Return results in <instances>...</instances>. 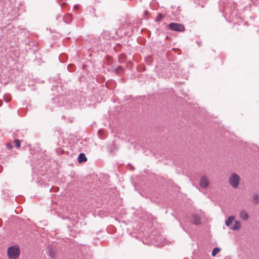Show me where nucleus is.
Instances as JSON below:
<instances>
[{
  "label": "nucleus",
  "mask_w": 259,
  "mask_h": 259,
  "mask_svg": "<svg viewBox=\"0 0 259 259\" xmlns=\"http://www.w3.org/2000/svg\"><path fill=\"white\" fill-rule=\"evenodd\" d=\"M3 104V102L2 100H0V107Z\"/></svg>",
  "instance_id": "obj_23"
},
{
  "label": "nucleus",
  "mask_w": 259,
  "mask_h": 259,
  "mask_svg": "<svg viewBox=\"0 0 259 259\" xmlns=\"http://www.w3.org/2000/svg\"><path fill=\"white\" fill-rule=\"evenodd\" d=\"M7 254L10 259H16V245H13L8 248Z\"/></svg>",
  "instance_id": "obj_5"
},
{
  "label": "nucleus",
  "mask_w": 259,
  "mask_h": 259,
  "mask_svg": "<svg viewBox=\"0 0 259 259\" xmlns=\"http://www.w3.org/2000/svg\"><path fill=\"white\" fill-rule=\"evenodd\" d=\"M7 147L8 148V149H10L13 147V146L10 143H8L7 144Z\"/></svg>",
  "instance_id": "obj_17"
},
{
  "label": "nucleus",
  "mask_w": 259,
  "mask_h": 259,
  "mask_svg": "<svg viewBox=\"0 0 259 259\" xmlns=\"http://www.w3.org/2000/svg\"><path fill=\"white\" fill-rule=\"evenodd\" d=\"M125 55H121L119 57V60L120 63H124V59L125 58Z\"/></svg>",
  "instance_id": "obj_15"
},
{
  "label": "nucleus",
  "mask_w": 259,
  "mask_h": 259,
  "mask_svg": "<svg viewBox=\"0 0 259 259\" xmlns=\"http://www.w3.org/2000/svg\"><path fill=\"white\" fill-rule=\"evenodd\" d=\"M239 217L243 221H247L249 218V215L247 211L241 210L239 213Z\"/></svg>",
  "instance_id": "obj_8"
},
{
  "label": "nucleus",
  "mask_w": 259,
  "mask_h": 259,
  "mask_svg": "<svg viewBox=\"0 0 259 259\" xmlns=\"http://www.w3.org/2000/svg\"><path fill=\"white\" fill-rule=\"evenodd\" d=\"M235 220V217L234 216H230L228 219L226 221L225 224L228 227H229L231 223L234 221Z\"/></svg>",
  "instance_id": "obj_10"
},
{
  "label": "nucleus",
  "mask_w": 259,
  "mask_h": 259,
  "mask_svg": "<svg viewBox=\"0 0 259 259\" xmlns=\"http://www.w3.org/2000/svg\"><path fill=\"white\" fill-rule=\"evenodd\" d=\"M16 142H17L16 139H14L13 140V143L16 146Z\"/></svg>",
  "instance_id": "obj_20"
},
{
  "label": "nucleus",
  "mask_w": 259,
  "mask_h": 259,
  "mask_svg": "<svg viewBox=\"0 0 259 259\" xmlns=\"http://www.w3.org/2000/svg\"><path fill=\"white\" fill-rule=\"evenodd\" d=\"M58 251V248L55 245H49L48 247L47 253L52 258H55Z\"/></svg>",
  "instance_id": "obj_3"
},
{
  "label": "nucleus",
  "mask_w": 259,
  "mask_h": 259,
  "mask_svg": "<svg viewBox=\"0 0 259 259\" xmlns=\"http://www.w3.org/2000/svg\"><path fill=\"white\" fill-rule=\"evenodd\" d=\"M209 181L206 176H203L201 177L199 185L202 188L206 189L208 188Z\"/></svg>",
  "instance_id": "obj_6"
},
{
  "label": "nucleus",
  "mask_w": 259,
  "mask_h": 259,
  "mask_svg": "<svg viewBox=\"0 0 259 259\" xmlns=\"http://www.w3.org/2000/svg\"><path fill=\"white\" fill-rule=\"evenodd\" d=\"M162 18V15L161 14H159L157 18H156V20L157 21H159L161 18Z\"/></svg>",
  "instance_id": "obj_16"
},
{
  "label": "nucleus",
  "mask_w": 259,
  "mask_h": 259,
  "mask_svg": "<svg viewBox=\"0 0 259 259\" xmlns=\"http://www.w3.org/2000/svg\"><path fill=\"white\" fill-rule=\"evenodd\" d=\"M87 161V158L85 155L83 153H80L78 157V162L80 163L82 162H85Z\"/></svg>",
  "instance_id": "obj_9"
},
{
  "label": "nucleus",
  "mask_w": 259,
  "mask_h": 259,
  "mask_svg": "<svg viewBox=\"0 0 259 259\" xmlns=\"http://www.w3.org/2000/svg\"><path fill=\"white\" fill-rule=\"evenodd\" d=\"M220 248L219 247L214 248L212 251L211 255L212 256H215L220 251Z\"/></svg>",
  "instance_id": "obj_13"
},
{
  "label": "nucleus",
  "mask_w": 259,
  "mask_h": 259,
  "mask_svg": "<svg viewBox=\"0 0 259 259\" xmlns=\"http://www.w3.org/2000/svg\"><path fill=\"white\" fill-rule=\"evenodd\" d=\"M240 177L235 173H232L229 178L230 185L234 188H236L239 184Z\"/></svg>",
  "instance_id": "obj_1"
},
{
  "label": "nucleus",
  "mask_w": 259,
  "mask_h": 259,
  "mask_svg": "<svg viewBox=\"0 0 259 259\" xmlns=\"http://www.w3.org/2000/svg\"><path fill=\"white\" fill-rule=\"evenodd\" d=\"M85 66H84V65L82 66V69H84V68H85Z\"/></svg>",
  "instance_id": "obj_24"
},
{
  "label": "nucleus",
  "mask_w": 259,
  "mask_h": 259,
  "mask_svg": "<svg viewBox=\"0 0 259 259\" xmlns=\"http://www.w3.org/2000/svg\"><path fill=\"white\" fill-rule=\"evenodd\" d=\"M241 227L240 223L239 221H235V224L231 228V229L234 231L238 230H239Z\"/></svg>",
  "instance_id": "obj_11"
},
{
  "label": "nucleus",
  "mask_w": 259,
  "mask_h": 259,
  "mask_svg": "<svg viewBox=\"0 0 259 259\" xmlns=\"http://www.w3.org/2000/svg\"><path fill=\"white\" fill-rule=\"evenodd\" d=\"M109 67L107 69L111 72L115 73L117 74H121L123 72V68L122 66H108Z\"/></svg>",
  "instance_id": "obj_4"
},
{
  "label": "nucleus",
  "mask_w": 259,
  "mask_h": 259,
  "mask_svg": "<svg viewBox=\"0 0 259 259\" xmlns=\"http://www.w3.org/2000/svg\"><path fill=\"white\" fill-rule=\"evenodd\" d=\"M21 145V141L17 139V148H19Z\"/></svg>",
  "instance_id": "obj_18"
},
{
  "label": "nucleus",
  "mask_w": 259,
  "mask_h": 259,
  "mask_svg": "<svg viewBox=\"0 0 259 259\" xmlns=\"http://www.w3.org/2000/svg\"><path fill=\"white\" fill-rule=\"evenodd\" d=\"M20 254V250L19 247L17 246V257L19 256Z\"/></svg>",
  "instance_id": "obj_19"
},
{
  "label": "nucleus",
  "mask_w": 259,
  "mask_h": 259,
  "mask_svg": "<svg viewBox=\"0 0 259 259\" xmlns=\"http://www.w3.org/2000/svg\"><path fill=\"white\" fill-rule=\"evenodd\" d=\"M72 66H67V69L68 71H70V67H71Z\"/></svg>",
  "instance_id": "obj_22"
},
{
  "label": "nucleus",
  "mask_w": 259,
  "mask_h": 259,
  "mask_svg": "<svg viewBox=\"0 0 259 259\" xmlns=\"http://www.w3.org/2000/svg\"><path fill=\"white\" fill-rule=\"evenodd\" d=\"M136 69L138 71H143L145 69L144 66H136Z\"/></svg>",
  "instance_id": "obj_14"
},
{
  "label": "nucleus",
  "mask_w": 259,
  "mask_h": 259,
  "mask_svg": "<svg viewBox=\"0 0 259 259\" xmlns=\"http://www.w3.org/2000/svg\"><path fill=\"white\" fill-rule=\"evenodd\" d=\"M168 26L169 29L178 32H183L185 29V26L180 23H170Z\"/></svg>",
  "instance_id": "obj_2"
},
{
  "label": "nucleus",
  "mask_w": 259,
  "mask_h": 259,
  "mask_svg": "<svg viewBox=\"0 0 259 259\" xmlns=\"http://www.w3.org/2000/svg\"><path fill=\"white\" fill-rule=\"evenodd\" d=\"M192 223L196 225L201 224V218L196 214H193L191 219Z\"/></svg>",
  "instance_id": "obj_7"
},
{
  "label": "nucleus",
  "mask_w": 259,
  "mask_h": 259,
  "mask_svg": "<svg viewBox=\"0 0 259 259\" xmlns=\"http://www.w3.org/2000/svg\"><path fill=\"white\" fill-rule=\"evenodd\" d=\"M253 201L255 204H257L259 202V195L257 194H254L253 196Z\"/></svg>",
  "instance_id": "obj_12"
},
{
  "label": "nucleus",
  "mask_w": 259,
  "mask_h": 259,
  "mask_svg": "<svg viewBox=\"0 0 259 259\" xmlns=\"http://www.w3.org/2000/svg\"><path fill=\"white\" fill-rule=\"evenodd\" d=\"M5 100L6 102H9V101H10V99H7V98H5Z\"/></svg>",
  "instance_id": "obj_21"
}]
</instances>
